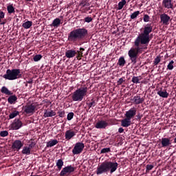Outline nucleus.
Listing matches in <instances>:
<instances>
[{"label": "nucleus", "instance_id": "29", "mask_svg": "<svg viewBox=\"0 0 176 176\" xmlns=\"http://www.w3.org/2000/svg\"><path fill=\"white\" fill-rule=\"evenodd\" d=\"M60 24H61V20L58 18L55 19L52 22L53 27H58Z\"/></svg>", "mask_w": 176, "mask_h": 176}, {"label": "nucleus", "instance_id": "8", "mask_svg": "<svg viewBox=\"0 0 176 176\" xmlns=\"http://www.w3.org/2000/svg\"><path fill=\"white\" fill-rule=\"evenodd\" d=\"M171 18L167 14L164 13L160 15V23L164 25H168V21Z\"/></svg>", "mask_w": 176, "mask_h": 176}, {"label": "nucleus", "instance_id": "10", "mask_svg": "<svg viewBox=\"0 0 176 176\" xmlns=\"http://www.w3.org/2000/svg\"><path fill=\"white\" fill-rule=\"evenodd\" d=\"M22 126L23 122L20 120V119H15L11 125L12 130H19V129H21Z\"/></svg>", "mask_w": 176, "mask_h": 176}, {"label": "nucleus", "instance_id": "14", "mask_svg": "<svg viewBox=\"0 0 176 176\" xmlns=\"http://www.w3.org/2000/svg\"><path fill=\"white\" fill-rule=\"evenodd\" d=\"M162 5L166 9H173L174 5L173 4V0H163Z\"/></svg>", "mask_w": 176, "mask_h": 176}, {"label": "nucleus", "instance_id": "35", "mask_svg": "<svg viewBox=\"0 0 176 176\" xmlns=\"http://www.w3.org/2000/svg\"><path fill=\"white\" fill-rule=\"evenodd\" d=\"M9 135V132L8 131H3L0 132L1 137H8Z\"/></svg>", "mask_w": 176, "mask_h": 176}, {"label": "nucleus", "instance_id": "40", "mask_svg": "<svg viewBox=\"0 0 176 176\" xmlns=\"http://www.w3.org/2000/svg\"><path fill=\"white\" fill-rule=\"evenodd\" d=\"M74 113L73 112H70L67 114V120H72V119L74 118Z\"/></svg>", "mask_w": 176, "mask_h": 176}, {"label": "nucleus", "instance_id": "9", "mask_svg": "<svg viewBox=\"0 0 176 176\" xmlns=\"http://www.w3.org/2000/svg\"><path fill=\"white\" fill-rule=\"evenodd\" d=\"M137 113V109L135 108H131L129 111H126L125 116L126 118L129 119L131 120V119L133 118L135 115Z\"/></svg>", "mask_w": 176, "mask_h": 176}, {"label": "nucleus", "instance_id": "30", "mask_svg": "<svg viewBox=\"0 0 176 176\" xmlns=\"http://www.w3.org/2000/svg\"><path fill=\"white\" fill-rule=\"evenodd\" d=\"M126 0H122L118 3V10H122L123 9V6L126 5Z\"/></svg>", "mask_w": 176, "mask_h": 176}, {"label": "nucleus", "instance_id": "51", "mask_svg": "<svg viewBox=\"0 0 176 176\" xmlns=\"http://www.w3.org/2000/svg\"><path fill=\"white\" fill-rule=\"evenodd\" d=\"M123 131H124V129L122 127L118 129V133H122Z\"/></svg>", "mask_w": 176, "mask_h": 176}, {"label": "nucleus", "instance_id": "39", "mask_svg": "<svg viewBox=\"0 0 176 176\" xmlns=\"http://www.w3.org/2000/svg\"><path fill=\"white\" fill-rule=\"evenodd\" d=\"M91 101L92 102L88 104L89 109H90L91 107H96V100H94V99H91Z\"/></svg>", "mask_w": 176, "mask_h": 176}, {"label": "nucleus", "instance_id": "38", "mask_svg": "<svg viewBox=\"0 0 176 176\" xmlns=\"http://www.w3.org/2000/svg\"><path fill=\"white\" fill-rule=\"evenodd\" d=\"M173 64H174V60H171L169 63H168V69H170V71L172 70V69H174V65H173Z\"/></svg>", "mask_w": 176, "mask_h": 176}, {"label": "nucleus", "instance_id": "36", "mask_svg": "<svg viewBox=\"0 0 176 176\" xmlns=\"http://www.w3.org/2000/svg\"><path fill=\"white\" fill-rule=\"evenodd\" d=\"M41 58H42V55L41 54H37L35 55L33 58L34 61H39V60H41Z\"/></svg>", "mask_w": 176, "mask_h": 176}, {"label": "nucleus", "instance_id": "34", "mask_svg": "<svg viewBox=\"0 0 176 176\" xmlns=\"http://www.w3.org/2000/svg\"><path fill=\"white\" fill-rule=\"evenodd\" d=\"M19 111H14V112L11 113L10 115H9V118L10 119H13L14 118H16V116H17V115H19Z\"/></svg>", "mask_w": 176, "mask_h": 176}, {"label": "nucleus", "instance_id": "53", "mask_svg": "<svg viewBox=\"0 0 176 176\" xmlns=\"http://www.w3.org/2000/svg\"><path fill=\"white\" fill-rule=\"evenodd\" d=\"M27 83H29V84L32 83V79H30L28 81H27Z\"/></svg>", "mask_w": 176, "mask_h": 176}, {"label": "nucleus", "instance_id": "23", "mask_svg": "<svg viewBox=\"0 0 176 176\" xmlns=\"http://www.w3.org/2000/svg\"><path fill=\"white\" fill-rule=\"evenodd\" d=\"M1 91L3 94H6V96H12V94H13V93L9 91V89L6 87H3L1 89Z\"/></svg>", "mask_w": 176, "mask_h": 176}, {"label": "nucleus", "instance_id": "45", "mask_svg": "<svg viewBox=\"0 0 176 176\" xmlns=\"http://www.w3.org/2000/svg\"><path fill=\"white\" fill-rule=\"evenodd\" d=\"M58 115L59 118H64V116H65V111H60L58 112Z\"/></svg>", "mask_w": 176, "mask_h": 176}, {"label": "nucleus", "instance_id": "28", "mask_svg": "<svg viewBox=\"0 0 176 176\" xmlns=\"http://www.w3.org/2000/svg\"><path fill=\"white\" fill-rule=\"evenodd\" d=\"M64 166V162L63 160L60 159L58 160L56 162V166L58 167V169L60 170L63 168V166Z\"/></svg>", "mask_w": 176, "mask_h": 176}, {"label": "nucleus", "instance_id": "15", "mask_svg": "<svg viewBox=\"0 0 176 176\" xmlns=\"http://www.w3.org/2000/svg\"><path fill=\"white\" fill-rule=\"evenodd\" d=\"M132 101H133V103H135L136 105H138L140 104H142L144 101H145V99L144 98H141V96L137 95L133 97L132 99Z\"/></svg>", "mask_w": 176, "mask_h": 176}, {"label": "nucleus", "instance_id": "24", "mask_svg": "<svg viewBox=\"0 0 176 176\" xmlns=\"http://www.w3.org/2000/svg\"><path fill=\"white\" fill-rule=\"evenodd\" d=\"M32 26V21H28L23 23L22 27L25 28V30H28V28H31Z\"/></svg>", "mask_w": 176, "mask_h": 176}, {"label": "nucleus", "instance_id": "2", "mask_svg": "<svg viewBox=\"0 0 176 176\" xmlns=\"http://www.w3.org/2000/svg\"><path fill=\"white\" fill-rule=\"evenodd\" d=\"M118 162H104L97 168L96 174L100 175V174H104L108 171L112 174V173H115L116 170H118Z\"/></svg>", "mask_w": 176, "mask_h": 176}, {"label": "nucleus", "instance_id": "26", "mask_svg": "<svg viewBox=\"0 0 176 176\" xmlns=\"http://www.w3.org/2000/svg\"><path fill=\"white\" fill-rule=\"evenodd\" d=\"M23 155H31V149L28 146H24L22 150Z\"/></svg>", "mask_w": 176, "mask_h": 176}, {"label": "nucleus", "instance_id": "49", "mask_svg": "<svg viewBox=\"0 0 176 176\" xmlns=\"http://www.w3.org/2000/svg\"><path fill=\"white\" fill-rule=\"evenodd\" d=\"M5 18V13L2 11H0V19H4Z\"/></svg>", "mask_w": 176, "mask_h": 176}, {"label": "nucleus", "instance_id": "17", "mask_svg": "<svg viewBox=\"0 0 176 176\" xmlns=\"http://www.w3.org/2000/svg\"><path fill=\"white\" fill-rule=\"evenodd\" d=\"M76 56V51L74 50H69L65 52V57L67 58H72V57H75Z\"/></svg>", "mask_w": 176, "mask_h": 176}, {"label": "nucleus", "instance_id": "31", "mask_svg": "<svg viewBox=\"0 0 176 176\" xmlns=\"http://www.w3.org/2000/svg\"><path fill=\"white\" fill-rule=\"evenodd\" d=\"M140 11H135L133 13H132L131 14V20H134V19H137V17H138V16H140Z\"/></svg>", "mask_w": 176, "mask_h": 176}, {"label": "nucleus", "instance_id": "33", "mask_svg": "<svg viewBox=\"0 0 176 176\" xmlns=\"http://www.w3.org/2000/svg\"><path fill=\"white\" fill-rule=\"evenodd\" d=\"M140 78H141V76H133L132 78L133 83H135V85H137L138 83H140Z\"/></svg>", "mask_w": 176, "mask_h": 176}, {"label": "nucleus", "instance_id": "21", "mask_svg": "<svg viewBox=\"0 0 176 176\" xmlns=\"http://www.w3.org/2000/svg\"><path fill=\"white\" fill-rule=\"evenodd\" d=\"M157 94H158V96H160V97H162V98H167L168 97V93L167 92V91H158L157 92Z\"/></svg>", "mask_w": 176, "mask_h": 176}, {"label": "nucleus", "instance_id": "7", "mask_svg": "<svg viewBox=\"0 0 176 176\" xmlns=\"http://www.w3.org/2000/svg\"><path fill=\"white\" fill-rule=\"evenodd\" d=\"M75 170H76V168L74 166H72L71 165L65 166L60 171V175L65 176V175H67V174L69 175V174L74 173V171H75Z\"/></svg>", "mask_w": 176, "mask_h": 176}, {"label": "nucleus", "instance_id": "22", "mask_svg": "<svg viewBox=\"0 0 176 176\" xmlns=\"http://www.w3.org/2000/svg\"><path fill=\"white\" fill-rule=\"evenodd\" d=\"M57 144H58L57 140H52L47 142V148H52V146H54V145H57Z\"/></svg>", "mask_w": 176, "mask_h": 176}, {"label": "nucleus", "instance_id": "11", "mask_svg": "<svg viewBox=\"0 0 176 176\" xmlns=\"http://www.w3.org/2000/svg\"><path fill=\"white\" fill-rule=\"evenodd\" d=\"M23 145L24 144L21 142V140H17L13 142L12 148L14 149V151H20V149L23 148Z\"/></svg>", "mask_w": 176, "mask_h": 176}, {"label": "nucleus", "instance_id": "6", "mask_svg": "<svg viewBox=\"0 0 176 176\" xmlns=\"http://www.w3.org/2000/svg\"><path fill=\"white\" fill-rule=\"evenodd\" d=\"M84 148H85V144L82 142L76 143L72 150L73 155H79V153H82Z\"/></svg>", "mask_w": 176, "mask_h": 176}, {"label": "nucleus", "instance_id": "47", "mask_svg": "<svg viewBox=\"0 0 176 176\" xmlns=\"http://www.w3.org/2000/svg\"><path fill=\"white\" fill-rule=\"evenodd\" d=\"M35 145H36V143L35 142H31V143L29 144L28 148H30V149H32V148H35Z\"/></svg>", "mask_w": 176, "mask_h": 176}, {"label": "nucleus", "instance_id": "44", "mask_svg": "<svg viewBox=\"0 0 176 176\" xmlns=\"http://www.w3.org/2000/svg\"><path fill=\"white\" fill-rule=\"evenodd\" d=\"M160 63V56H157L154 60V65H157Z\"/></svg>", "mask_w": 176, "mask_h": 176}, {"label": "nucleus", "instance_id": "52", "mask_svg": "<svg viewBox=\"0 0 176 176\" xmlns=\"http://www.w3.org/2000/svg\"><path fill=\"white\" fill-rule=\"evenodd\" d=\"M137 118H138V119L139 120H141V118H142V116H140V114H138V115L137 116Z\"/></svg>", "mask_w": 176, "mask_h": 176}, {"label": "nucleus", "instance_id": "42", "mask_svg": "<svg viewBox=\"0 0 176 176\" xmlns=\"http://www.w3.org/2000/svg\"><path fill=\"white\" fill-rule=\"evenodd\" d=\"M154 166L153 165H149V164H147L146 166V173H149V171H151V170H152V168H153Z\"/></svg>", "mask_w": 176, "mask_h": 176}, {"label": "nucleus", "instance_id": "48", "mask_svg": "<svg viewBox=\"0 0 176 176\" xmlns=\"http://www.w3.org/2000/svg\"><path fill=\"white\" fill-rule=\"evenodd\" d=\"M80 6H82V8H85V6H87V1H82L81 3H80Z\"/></svg>", "mask_w": 176, "mask_h": 176}, {"label": "nucleus", "instance_id": "27", "mask_svg": "<svg viewBox=\"0 0 176 176\" xmlns=\"http://www.w3.org/2000/svg\"><path fill=\"white\" fill-rule=\"evenodd\" d=\"M125 64H126V60H124V57L121 56L118 59V65H120V67H124Z\"/></svg>", "mask_w": 176, "mask_h": 176}, {"label": "nucleus", "instance_id": "12", "mask_svg": "<svg viewBox=\"0 0 176 176\" xmlns=\"http://www.w3.org/2000/svg\"><path fill=\"white\" fill-rule=\"evenodd\" d=\"M36 108V106L34 105L33 104H28L24 107V112L28 114L34 113Z\"/></svg>", "mask_w": 176, "mask_h": 176}, {"label": "nucleus", "instance_id": "37", "mask_svg": "<svg viewBox=\"0 0 176 176\" xmlns=\"http://www.w3.org/2000/svg\"><path fill=\"white\" fill-rule=\"evenodd\" d=\"M111 152L110 148H104L100 151V153H108Z\"/></svg>", "mask_w": 176, "mask_h": 176}, {"label": "nucleus", "instance_id": "19", "mask_svg": "<svg viewBox=\"0 0 176 176\" xmlns=\"http://www.w3.org/2000/svg\"><path fill=\"white\" fill-rule=\"evenodd\" d=\"M75 131H72V130H68L65 132V140H71V138H72L73 137H75Z\"/></svg>", "mask_w": 176, "mask_h": 176}, {"label": "nucleus", "instance_id": "1", "mask_svg": "<svg viewBox=\"0 0 176 176\" xmlns=\"http://www.w3.org/2000/svg\"><path fill=\"white\" fill-rule=\"evenodd\" d=\"M153 26L152 23L147 24L144 29V32L140 34L134 41V46L135 48H131L128 52L131 63L137 64V58L139 53H142V50L147 49L146 46L149 44L151 39H149V34L152 32Z\"/></svg>", "mask_w": 176, "mask_h": 176}, {"label": "nucleus", "instance_id": "55", "mask_svg": "<svg viewBox=\"0 0 176 176\" xmlns=\"http://www.w3.org/2000/svg\"><path fill=\"white\" fill-rule=\"evenodd\" d=\"M0 24H1V25L6 24V22H1Z\"/></svg>", "mask_w": 176, "mask_h": 176}, {"label": "nucleus", "instance_id": "43", "mask_svg": "<svg viewBox=\"0 0 176 176\" xmlns=\"http://www.w3.org/2000/svg\"><path fill=\"white\" fill-rule=\"evenodd\" d=\"M84 20L85 23H91V21H93V18H91V16H87L85 18Z\"/></svg>", "mask_w": 176, "mask_h": 176}, {"label": "nucleus", "instance_id": "25", "mask_svg": "<svg viewBox=\"0 0 176 176\" xmlns=\"http://www.w3.org/2000/svg\"><path fill=\"white\" fill-rule=\"evenodd\" d=\"M8 101L9 104H13L15 102V101H17V96H16V95L10 96L8 98Z\"/></svg>", "mask_w": 176, "mask_h": 176}, {"label": "nucleus", "instance_id": "3", "mask_svg": "<svg viewBox=\"0 0 176 176\" xmlns=\"http://www.w3.org/2000/svg\"><path fill=\"white\" fill-rule=\"evenodd\" d=\"M87 35V30L85 28H79L72 30L68 35V41L69 42H77L83 39Z\"/></svg>", "mask_w": 176, "mask_h": 176}, {"label": "nucleus", "instance_id": "56", "mask_svg": "<svg viewBox=\"0 0 176 176\" xmlns=\"http://www.w3.org/2000/svg\"><path fill=\"white\" fill-rule=\"evenodd\" d=\"M25 1H29V2H30V1H32V0H25Z\"/></svg>", "mask_w": 176, "mask_h": 176}, {"label": "nucleus", "instance_id": "54", "mask_svg": "<svg viewBox=\"0 0 176 176\" xmlns=\"http://www.w3.org/2000/svg\"><path fill=\"white\" fill-rule=\"evenodd\" d=\"M80 50L82 51V52H83V51H85V48L80 47Z\"/></svg>", "mask_w": 176, "mask_h": 176}, {"label": "nucleus", "instance_id": "16", "mask_svg": "<svg viewBox=\"0 0 176 176\" xmlns=\"http://www.w3.org/2000/svg\"><path fill=\"white\" fill-rule=\"evenodd\" d=\"M162 148H166L167 146H170L171 145V141L170 138H163L161 141Z\"/></svg>", "mask_w": 176, "mask_h": 176}, {"label": "nucleus", "instance_id": "18", "mask_svg": "<svg viewBox=\"0 0 176 176\" xmlns=\"http://www.w3.org/2000/svg\"><path fill=\"white\" fill-rule=\"evenodd\" d=\"M131 125V120H130L129 118H124L123 120H121V126L122 127H129V126Z\"/></svg>", "mask_w": 176, "mask_h": 176}, {"label": "nucleus", "instance_id": "32", "mask_svg": "<svg viewBox=\"0 0 176 176\" xmlns=\"http://www.w3.org/2000/svg\"><path fill=\"white\" fill-rule=\"evenodd\" d=\"M7 10L8 12V13H10V14H12V13H14V7H13V6L10 5L7 7Z\"/></svg>", "mask_w": 176, "mask_h": 176}, {"label": "nucleus", "instance_id": "20", "mask_svg": "<svg viewBox=\"0 0 176 176\" xmlns=\"http://www.w3.org/2000/svg\"><path fill=\"white\" fill-rule=\"evenodd\" d=\"M43 116L45 118H52V116H56V112L53 110H51L50 111L45 110Z\"/></svg>", "mask_w": 176, "mask_h": 176}, {"label": "nucleus", "instance_id": "5", "mask_svg": "<svg viewBox=\"0 0 176 176\" xmlns=\"http://www.w3.org/2000/svg\"><path fill=\"white\" fill-rule=\"evenodd\" d=\"M87 87H80L76 89L72 95L73 101H82L83 98L87 95Z\"/></svg>", "mask_w": 176, "mask_h": 176}, {"label": "nucleus", "instance_id": "41", "mask_svg": "<svg viewBox=\"0 0 176 176\" xmlns=\"http://www.w3.org/2000/svg\"><path fill=\"white\" fill-rule=\"evenodd\" d=\"M150 19L151 18L149 17V15H148V14L144 15L143 20H144V23H148V21H149Z\"/></svg>", "mask_w": 176, "mask_h": 176}, {"label": "nucleus", "instance_id": "46", "mask_svg": "<svg viewBox=\"0 0 176 176\" xmlns=\"http://www.w3.org/2000/svg\"><path fill=\"white\" fill-rule=\"evenodd\" d=\"M124 81H125L124 78H121L117 81V84L118 86H120V85H122V83H123V82Z\"/></svg>", "mask_w": 176, "mask_h": 176}, {"label": "nucleus", "instance_id": "57", "mask_svg": "<svg viewBox=\"0 0 176 176\" xmlns=\"http://www.w3.org/2000/svg\"><path fill=\"white\" fill-rule=\"evenodd\" d=\"M1 18H0V23H1L2 20H1Z\"/></svg>", "mask_w": 176, "mask_h": 176}, {"label": "nucleus", "instance_id": "50", "mask_svg": "<svg viewBox=\"0 0 176 176\" xmlns=\"http://www.w3.org/2000/svg\"><path fill=\"white\" fill-rule=\"evenodd\" d=\"M78 56H77V58H79V57H82L83 56V53L82 52H79V51H78Z\"/></svg>", "mask_w": 176, "mask_h": 176}, {"label": "nucleus", "instance_id": "4", "mask_svg": "<svg viewBox=\"0 0 176 176\" xmlns=\"http://www.w3.org/2000/svg\"><path fill=\"white\" fill-rule=\"evenodd\" d=\"M20 73V69H8L3 76V78L8 80H16V79H20V78H22L23 75Z\"/></svg>", "mask_w": 176, "mask_h": 176}, {"label": "nucleus", "instance_id": "13", "mask_svg": "<svg viewBox=\"0 0 176 176\" xmlns=\"http://www.w3.org/2000/svg\"><path fill=\"white\" fill-rule=\"evenodd\" d=\"M96 129H107L108 127V122L105 120L98 121L96 125Z\"/></svg>", "mask_w": 176, "mask_h": 176}]
</instances>
